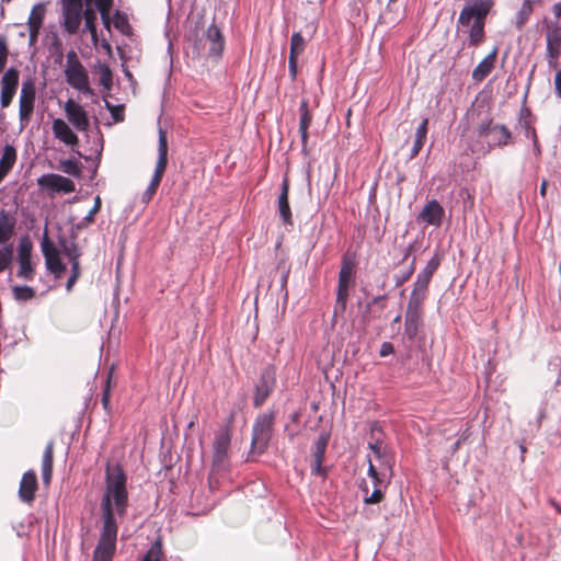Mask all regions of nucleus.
Instances as JSON below:
<instances>
[{"mask_svg": "<svg viewBox=\"0 0 561 561\" xmlns=\"http://www.w3.org/2000/svg\"><path fill=\"white\" fill-rule=\"evenodd\" d=\"M478 137L486 142L489 149H493L506 146L512 138V133L506 126L485 119L478 127Z\"/></svg>", "mask_w": 561, "mask_h": 561, "instance_id": "6", "label": "nucleus"}, {"mask_svg": "<svg viewBox=\"0 0 561 561\" xmlns=\"http://www.w3.org/2000/svg\"><path fill=\"white\" fill-rule=\"evenodd\" d=\"M105 106L111 112L115 122L124 119L123 107L121 105L114 106L110 102L105 101Z\"/></svg>", "mask_w": 561, "mask_h": 561, "instance_id": "52", "label": "nucleus"}, {"mask_svg": "<svg viewBox=\"0 0 561 561\" xmlns=\"http://www.w3.org/2000/svg\"><path fill=\"white\" fill-rule=\"evenodd\" d=\"M414 273V261H412L410 267L402 272L401 274L396 275V285L400 286L405 283Z\"/></svg>", "mask_w": 561, "mask_h": 561, "instance_id": "53", "label": "nucleus"}, {"mask_svg": "<svg viewBox=\"0 0 561 561\" xmlns=\"http://www.w3.org/2000/svg\"><path fill=\"white\" fill-rule=\"evenodd\" d=\"M32 243L27 238H23L18 248L19 271L18 276L23 279H32L34 270L31 261Z\"/></svg>", "mask_w": 561, "mask_h": 561, "instance_id": "16", "label": "nucleus"}, {"mask_svg": "<svg viewBox=\"0 0 561 561\" xmlns=\"http://www.w3.org/2000/svg\"><path fill=\"white\" fill-rule=\"evenodd\" d=\"M46 15V4L44 2L36 3L30 13L27 19V26L42 27Z\"/></svg>", "mask_w": 561, "mask_h": 561, "instance_id": "31", "label": "nucleus"}, {"mask_svg": "<svg viewBox=\"0 0 561 561\" xmlns=\"http://www.w3.org/2000/svg\"><path fill=\"white\" fill-rule=\"evenodd\" d=\"M276 385V371L272 366L265 367L254 387L253 405L260 408L273 392Z\"/></svg>", "mask_w": 561, "mask_h": 561, "instance_id": "8", "label": "nucleus"}, {"mask_svg": "<svg viewBox=\"0 0 561 561\" xmlns=\"http://www.w3.org/2000/svg\"><path fill=\"white\" fill-rule=\"evenodd\" d=\"M102 404L104 407L105 410H107L108 408V404H110V388L108 386L105 388L103 394H102Z\"/></svg>", "mask_w": 561, "mask_h": 561, "instance_id": "61", "label": "nucleus"}, {"mask_svg": "<svg viewBox=\"0 0 561 561\" xmlns=\"http://www.w3.org/2000/svg\"><path fill=\"white\" fill-rule=\"evenodd\" d=\"M141 561H164L162 543L159 539L151 545Z\"/></svg>", "mask_w": 561, "mask_h": 561, "instance_id": "36", "label": "nucleus"}, {"mask_svg": "<svg viewBox=\"0 0 561 561\" xmlns=\"http://www.w3.org/2000/svg\"><path fill=\"white\" fill-rule=\"evenodd\" d=\"M54 137L67 146L76 147L79 138L70 126L62 118H55L51 123Z\"/></svg>", "mask_w": 561, "mask_h": 561, "instance_id": "19", "label": "nucleus"}, {"mask_svg": "<svg viewBox=\"0 0 561 561\" xmlns=\"http://www.w3.org/2000/svg\"><path fill=\"white\" fill-rule=\"evenodd\" d=\"M60 170L69 175L79 176L81 174V165L75 159H66L60 161Z\"/></svg>", "mask_w": 561, "mask_h": 561, "instance_id": "38", "label": "nucleus"}, {"mask_svg": "<svg viewBox=\"0 0 561 561\" xmlns=\"http://www.w3.org/2000/svg\"><path fill=\"white\" fill-rule=\"evenodd\" d=\"M553 14L557 19L561 16V1L557 2L552 7Z\"/></svg>", "mask_w": 561, "mask_h": 561, "instance_id": "63", "label": "nucleus"}, {"mask_svg": "<svg viewBox=\"0 0 561 561\" xmlns=\"http://www.w3.org/2000/svg\"><path fill=\"white\" fill-rule=\"evenodd\" d=\"M20 80V72L16 68L10 67L1 78L0 105L7 108L13 101Z\"/></svg>", "mask_w": 561, "mask_h": 561, "instance_id": "11", "label": "nucleus"}, {"mask_svg": "<svg viewBox=\"0 0 561 561\" xmlns=\"http://www.w3.org/2000/svg\"><path fill=\"white\" fill-rule=\"evenodd\" d=\"M13 294L18 300H28L34 296V289L28 286H16L13 288Z\"/></svg>", "mask_w": 561, "mask_h": 561, "instance_id": "48", "label": "nucleus"}, {"mask_svg": "<svg viewBox=\"0 0 561 561\" xmlns=\"http://www.w3.org/2000/svg\"><path fill=\"white\" fill-rule=\"evenodd\" d=\"M13 257V245L7 244L0 249V272H3L10 265Z\"/></svg>", "mask_w": 561, "mask_h": 561, "instance_id": "43", "label": "nucleus"}, {"mask_svg": "<svg viewBox=\"0 0 561 561\" xmlns=\"http://www.w3.org/2000/svg\"><path fill=\"white\" fill-rule=\"evenodd\" d=\"M425 299L426 297L424 296L411 293L405 311L422 313L423 304Z\"/></svg>", "mask_w": 561, "mask_h": 561, "instance_id": "42", "label": "nucleus"}, {"mask_svg": "<svg viewBox=\"0 0 561 561\" xmlns=\"http://www.w3.org/2000/svg\"><path fill=\"white\" fill-rule=\"evenodd\" d=\"M430 282H431V279H427L417 274L416 279L414 282L413 289L411 293L427 297Z\"/></svg>", "mask_w": 561, "mask_h": 561, "instance_id": "45", "label": "nucleus"}, {"mask_svg": "<svg viewBox=\"0 0 561 561\" xmlns=\"http://www.w3.org/2000/svg\"><path fill=\"white\" fill-rule=\"evenodd\" d=\"M288 68L291 78L295 79L297 76V57L289 56Z\"/></svg>", "mask_w": 561, "mask_h": 561, "instance_id": "58", "label": "nucleus"}, {"mask_svg": "<svg viewBox=\"0 0 561 561\" xmlns=\"http://www.w3.org/2000/svg\"><path fill=\"white\" fill-rule=\"evenodd\" d=\"M305 49V38L300 33H294L290 38L289 56L298 57Z\"/></svg>", "mask_w": 561, "mask_h": 561, "instance_id": "40", "label": "nucleus"}, {"mask_svg": "<svg viewBox=\"0 0 561 561\" xmlns=\"http://www.w3.org/2000/svg\"><path fill=\"white\" fill-rule=\"evenodd\" d=\"M54 443L49 442L43 454L42 477L44 483H49L53 473Z\"/></svg>", "mask_w": 561, "mask_h": 561, "instance_id": "29", "label": "nucleus"}, {"mask_svg": "<svg viewBox=\"0 0 561 561\" xmlns=\"http://www.w3.org/2000/svg\"><path fill=\"white\" fill-rule=\"evenodd\" d=\"M36 100V87L33 79L28 78L22 82L19 98V118L21 127H25L34 113Z\"/></svg>", "mask_w": 561, "mask_h": 561, "instance_id": "7", "label": "nucleus"}, {"mask_svg": "<svg viewBox=\"0 0 561 561\" xmlns=\"http://www.w3.org/2000/svg\"><path fill=\"white\" fill-rule=\"evenodd\" d=\"M328 443H329L328 434L323 433L317 438V440L314 442L313 451H312L313 459H316V460L324 459Z\"/></svg>", "mask_w": 561, "mask_h": 561, "instance_id": "35", "label": "nucleus"}, {"mask_svg": "<svg viewBox=\"0 0 561 561\" xmlns=\"http://www.w3.org/2000/svg\"><path fill=\"white\" fill-rule=\"evenodd\" d=\"M98 72L100 75V84L105 90L110 91L113 84V73L111 68L105 64H101L98 67Z\"/></svg>", "mask_w": 561, "mask_h": 561, "instance_id": "37", "label": "nucleus"}, {"mask_svg": "<svg viewBox=\"0 0 561 561\" xmlns=\"http://www.w3.org/2000/svg\"><path fill=\"white\" fill-rule=\"evenodd\" d=\"M37 490V478L33 470L26 471L19 486V499L26 504H31L34 501L35 492Z\"/></svg>", "mask_w": 561, "mask_h": 561, "instance_id": "21", "label": "nucleus"}, {"mask_svg": "<svg viewBox=\"0 0 561 561\" xmlns=\"http://www.w3.org/2000/svg\"><path fill=\"white\" fill-rule=\"evenodd\" d=\"M41 247L45 257L46 268L53 273L56 278H60L66 271V265L60 260L58 249L48 240L46 234L44 236Z\"/></svg>", "mask_w": 561, "mask_h": 561, "instance_id": "13", "label": "nucleus"}, {"mask_svg": "<svg viewBox=\"0 0 561 561\" xmlns=\"http://www.w3.org/2000/svg\"><path fill=\"white\" fill-rule=\"evenodd\" d=\"M101 205H102V202H101V198L100 196L98 195L95 198H94V205L93 207L90 209V211L88 213L87 216H84V218L82 219V224H85V225H89L91 222H93L94 220V216L100 211L101 209Z\"/></svg>", "mask_w": 561, "mask_h": 561, "instance_id": "51", "label": "nucleus"}, {"mask_svg": "<svg viewBox=\"0 0 561 561\" xmlns=\"http://www.w3.org/2000/svg\"><path fill=\"white\" fill-rule=\"evenodd\" d=\"M89 2H93L96 9L101 14V19L105 28L110 30L111 27V18L110 11L112 8L113 0H88Z\"/></svg>", "mask_w": 561, "mask_h": 561, "instance_id": "34", "label": "nucleus"}, {"mask_svg": "<svg viewBox=\"0 0 561 561\" xmlns=\"http://www.w3.org/2000/svg\"><path fill=\"white\" fill-rule=\"evenodd\" d=\"M28 27V45L34 46L37 42L39 31L42 27L35 26H27Z\"/></svg>", "mask_w": 561, "mask_h": 561, "instance_id": "56", "label": "nucleus"}, {"mask_svg": "<svg viewBox=\"0 0 561 561\" xmlns=\"http://www.w3.org/2000/svg\"><path fill=\"white\" fill-rule=\"evenodd\" d=\"M547 186H548V183L546 180H543L540 184V190H539V193L542 197L546 196V192H547Z\"/></svg>", "mask_w": 561, "mask_h": 561, "instance_id": "64", "label": "nucleus"}, {"mask_svg": "<svg viewBox=\"0 0 561 561\" xmlns=\"http://www.w3.org/2000/svg\"><path fill=\"white\" fill-rule=\"evenodd\" d=\"M440 264V260L438 256H433L425 265V267L419 273L420 276H423L427 279H432L434 273L438 268Z\"/></svg>", "mask_w": 561, "mask_h": 561, "instance_id": "46", "label": "nucleus"}, {"mask_svg": "<svg viewBox=\"0 0 561 561\" xmlns=\"http://www.w3.org/2000/svg\"><path fill=\"white\" fill-rule=\"evenodd\" d=\"M117 531L102 528L92 561H113L116 550Z\"/></svg>", "mask_w": 561, "mask_h": 561, "instance_id": "10", "label": "nucleus"}, {"mask_svg": "<svg viewBox=\"0 0 561 561\" xmlns=\"http://www.w3.org/2000/svg\"><path fill=\"white\" fill-rule=\"evenodd\" d=\"M65 114L71 125L78 130L87 133L90 121L87 111L75 100L69 99L64 106Z\"/></svg>", "mask_w": 561, "mask_h": 561, "instance_id": "15", "label": "nucleus"}, {"mask_svg": "<svg viewBox=\"0 0 561 561\" xmlns=\"http://www.w3.org/2000/svg\"><path fill=\"white\" fill-rule=\"evenodd\" d=\"M299 114H300L299 133L301 136L302 147L305 148L307 145V141H308V128L312 122V115L310 114L309 108H308V101H306V100L301 101V103L299 105Z\"/></svg>", "mask_w": 561, "mask_h": 561, "instance_id": "26", "label": "nucleus"}, {"mask_svg": "<svg viewBox=\"0 0 561 561\" xmlns=\"http://www.w3.org/2000/svg\"><path fill=\"white\" fill-rule=\"evenodd\" d=\"M444 217L445 210L443 206L436 199H431L423 206L416 219L419 222H424L428 226L438 228L440 227Z\"/></svg>", "mask_w": 561, "mask_h": 561, "instance_id": "17", "label": "nucleus"}, {"mask_svg": "<svg viewBox=\"0 0 561 561\" xmlns=\"http://www.w3.org/2000/svg\"><path fill=\"white\" fill-rule=\"evenodd\" d=\"M16 219L7 209H0V243L5 244L14 234Z\"/></svg>", "mask_w": 561, "mask_h": 561, "instance_id": "23", "label": "nucleus"}, {"mask_svg": "<svg viewBox=\"0 0 561 561\" xmlns=\"http://www.w3.org/2000/svg\"><path fill=\"white\" fill-rule=\"evenodd\" d=\"M62 253L68 257L70 261V264L72 265L73 262H80V255L81 252L79 251L77 244L75 242H62Z\"/></svg>", "mask_w": 561, "mask_h": 561, "instance_id": "41", "label": "nucleus"}, {"mask_svg": "<svg viewBox=\"0 0 561 561\" xmlns=\"http://www.w3.org/2000/svg\"><path fill=\"white\" fill-rule=\"evenodd\" d=\"M394 352L393 345L390 342H383L379 350V355L386 357Z\"/></svg>", "mask_w": 561, "mask_h": 561, "instance_id": "57", "label": "nucleus"}, {"mask_svg": "<svg viewBox=\"0 0 561 561\" xmlns=\"http://www.w3.org/2000/svg\"><path fill=\"white\" fill-rule=\"evenodd\" d=\"M427 126H428V118L425 117L422 119V122L420 123V125L417 126V128L415 130L414 141H413V146L411 148V153H410V159L415 158L420 153L421 149L423 148L425 140H426Z\"/></svg>", "mask_w": 561, "mask_h": 561, "instance_id": "27", "label": "nucleus"}, {"mask_svg": "<svg viewBox=\"0 0 561 561\" xmlns=\"http://www.w3.org/2000/svg\"><path fill=\"white\" fill-rule=\"evenodd\" d=\"M127 507V476L121 466L107 465L105 490L100 502L102 528L118 530L119 519L125 516Z\"/></svg>", "mask_w": 561, "mask_h": 561, "instance_id": "1", "label": "nucleus"}, {"mask_svg": "<svg viewBox=\"0 0 561 561\" xmlns=\"http://www.w3.org/2000/svg\"><path fill=\"white\" fill-rule=\"evenodd\" d=\"M274 421V411L257 415L252 428V451L263 454L266 450L273 435Z\"/></svg>", "mask_w": 561, "mask_h": 561, "instance_id": "4", "label": "nucleus"}, {"mask_svg": "<svg viewBox=\"0 0 561 561\" xmlns=\"http://www.w3.org/2000/svg\"><path fill=\"white\" fill-rule=\"evenodd\" d=\"M96 13L93 9L87 8L84 10V30L91 34V38L94 45L98 43V33H96Z\"/></svg>", "mask_w": 561, "mask_h": 561, "instance_id": "32", "label": "nucleus"}, {"mask_svg": "<svg viewBox=\"0 0 561 561\" xmlns=\"http://www.w3.org/2000/svg\"><path fill=\"white\" fill-rule=\"evenodd\" d=\"M65 77L67 83L73 89L83 94H92L88 72L73 50L66 55Z\"/></svg>", "mask_w": 561, "mask_h": 561, "instance_id": "3", "label": "nucleus"}, {"mask_svg": "<svg viewBox=\"0 0 561 561\" xmlns=\"http://www.w3.org/2000/svg\"><path fill=\"white\" fill-rule=\"evenodd\" d=\"M206 39L209 43L208 56L219 59L224 53L225 38L216 24H210L206 30Z\"/></svg>", "mask_w": 561, "mask_h": 561, "instance_id": "20", "label": "nucleus"}, {"mask_svg": "<svg viewBox=\"0 0 561 561\" xmlns=\"http://www.w3.org/2000/svg\"><path fill=\"white\" fill-rule=\"evenodd\" d=\"M497 56V47H494L492 51L479 62V65L472 71V79L476 82L483 81L494 68L495 59Z\"/></svg>", "mask_w": 561, "mask_h": 561, "instance_id": "25", "label": "nucleus"}, {"mask_svg": "<svg viewBox=\"0 0 561 561\" xmlns=\"http://www.w3.org/2000/svg\"><path fill=\"white\" fill-rule=\"evenodd\" d=\"M380 433H381V430L378 426V424L377 423L373 424L370 427V434H371L373 440L368 443V447L373 451L374 456L377 459L385 458V449L382 447V443H381L379 436H377V434H380Z\"/></svg>", "mask_w": 561, "mask_h": 561, "instance_id": "30", "label": "nucleus"}, {"mask_svg": "<svg viewBox=\"0 0 561 561\" xmlns=\"http://www.w3.org/2000/svg\"><path fill=\"white\" fill-rule=\"evenodd\" d=\"M8 59V48L4 37H0V71L4 68Z\"/></svg>", "mask_w": 561, "mask_h": 561, "instance_id": "54", "label": "nucleus"}, {"mask_svg": "<svg viewBox=\"0 0 561 561\" xmlns=\"http://www.w3.org/2000/svg\"><path fill=\"white\" fill-rule=\"evenodd\" d=\"M322 462H323V460L313 459V462L311 465V473L313 476L325 477L327 469L322 466Z\"/></svg>", "mask_w": 561, "mask_h": 561, "instance_id": "55", "label": "nucleus"}, {"mask_svg": "<svg viewBox=\"0 0 561 561\" xmlns=\"http://www.w3.org/2000/svg\"><path fill=\"white\" fill-rule=\"evenodd\" d=\"M353 278V263L346 259L343 260L340 273L339 280L340 283H348L351 284Z\"/></svg>", "mask_w": 561, "mask_h": 561, "instance_id": "44", "label": "nucleus"}, {"mask_svg": "<svg viewBox=\"0 0 561 561\" xmlns=\"http://www.w3.org/2000/svg\"><path fill=\"white\" fill-rule=\"evenodd\" d=\"M168 164V140L165 131L160 128L159 129V140H158V160L156 163L154 172L152 179L142 193L141 201L147 204L151 201L153 195L156 194L158 186L162 180V176L165 172Z\"/></svg>", "mask_w": 561, "mask_h": 561, "instance_id": "5", "label": "nucleus"}, {"mask_svg": "<svg viewBox=\"0 0 561 561\" xmlns=\"http://www.w3.org/2000/svg\"><path fill=\"white\" fill-rule=\"evenodd\" d=\"M365 491V493H368V490H367V486H365L363 489ZM383 499V492L381 490V488H374V491L371 492V494H366L365 497H364V503L365 504H376V503H379L381 502Z\"/></svg>", "mask_w": 561, "mask_h": 561, "instance_id": "49", "label": "nucleus"}, {"mask_svg": "<svg viewBox=\"0 0 561 561\" xmlns=\"http://www.w3.org/2000/svg\"><path fill=\"white\" fill-rule=\"evenodd\" d=\"M18 159L14 146L7 144L2 149L0 158V184L13 169Z\"/></svg>", "mask_w": 561, "mask_h": 561, "instance_id": "24", "label": "nucleus"}, {"mask_svg": "<svg viewBox=\"0 0 561 561\" xmlns=\"http://www.w3.org/2000/svg\"><path fill=\"white\" fill-rule=\"evenodd\" d=\"M64 26L69 34L78 32L82 15L84 16L82 0H61Z\"/></svg>", "mask_w": 561, "mask_h": 561, "instance_id": "9", "label": "nucleus"}, {"mask_svg": "<svg viewBox=\"0 0 561 561\" xmlns=\"http://www.w3.org/2000/svg\"><path fill=\"white\" fill-rule=\"evenodd\" d=\"M37 184L41 187L50 191L51 193L68 194L76 190V185L72 180L55 173L42 175L37 179Z\"/></svg>", "mask_w": 561, "mask_h": 561, "instance_id": "14", "label": "nucleus"}, {"mask_svg": "<svg viewBox=\"0 0 561 561\" xmlns=\"http://www.w3.org/2000/svg\"><path fill=\"white\" fill-rule=\"evenodd\" d=\"M367 474H368L371 479H373V478H377V474H379V473H378V471H377V469H376V467L373 465V462H371V459H370V458H368V469H367Z\"/></svg>", "mask_w": 561, "mask_h": 561, "instance_id": "62", "label": "nucleus"}, {"mask_svg": "<svg viewBox=\"0 0 561 561\" xmlns=\"http://www.w3.org/2000/svg\"><path fill=\"white\" fill-rule=\"evenodd\" d=\"M113 24L115 28H117L122 34H129L131 30L127 18L121 14L118 11H116L114 15Z\"/></svg>", "mask_w": 561, "mask_h": 561, "instance_id": "47", "label": "nucleus"}, {"mask_svg": "<svg viewBox=\"0 0 561 561\" xmlns=\"http://www.w3.org/2000/svg\"><path fill=\"white\" fill-rule=\"evenodd\" d=\"M554 89L559 98H561V69L557 71L554 77Z\"/></svg>", "mask_w": 561, "mask_h": 561, "instance_id": "59", "label": "nucleus"}, {"mask_svg": "<svg viewBox=\"0 0 561 561\" xmlns=\"http://www.w3.org/2000/svg\"><path fill=\"white\" fill-rule=\"evenodd\" d=\"M422 324V313L405 311L404 316V333L410 340H413L419 328Z\"/></svg>", "mask_w": 561, "mask_h": 561, "instance_id": "28", "label": "nucleus"}, {"mask_svg": "<svg viewBox=\"0 0 561 561\" xmlns=\"http://www.w3.org/2000/svg\"><path fill=\"white\" fill-rule=\"evenodd\" d=\"M492 4L491 0H472L460 11L458 22L462 26H469L470 46H479L484 41L485 19Z\"/></svg>", "mask_w": 561, "mask_h": 561, "instance_id": "2", "label": "nucleus"}, {"mask_svg": "<svg viewBox=\"0 0 561 561\" xmlns=\"http://www.w3.org/2000/svg\"><path fill=\"white\" fill-rule=\"evenodd\" d=\"M80 277V262H73L71 265V274L66 283V289L67 291H71L72 287L75 286L76 282Z\"/></svg>", "mask_w": 561, "mask_h": 561, "instance_id": "50", "label": "nucleus"}, {"mask_svg": "<svg viewBox=\"0 0 561 561\" xmlns=\"http://www.w3.org/2000/svg\"><path fill=\"white\" fill-rule=\"evenodd\" d=\"M348 283H340L337 285V291H336V305L335 309L340 308V310H344L346 307V301L348 298Z\"/></svg>", "mask_w": 561, "mask_h": 561, "instance_id": "39", "label": "nucleus"}, {"mask_svg": "<svg viewBox=\"0 0 561 561\" xmlns=\"http://www.w3.org/2000/svg\"><path fill=\"white\" fill-rule=\"evenodd\" d=\"M547 56L550 64L561 54V28L558 24H548L546 27Z\"/></svg>", "mask_w": 561, "mask_h": 561, "instance_id": "18", "label": "nucleus"}, {"mask_svg": "<svg viewBox=\"0 0 561 561\" xmlns=\"http://www.w3.org/2000/svg\"><path fill=\"white\" fill-rule=\"evenodd\" d=\"M230 447V434L227 428H222L216 433L214 440L213 466L218 470H222L227 466L228 451Z\"/></svg>", "mask_w": 561, "mask_h": 561, "instance_id": "12", "label": "nucleus"}, {"mask_svg": "<svg viewBox=\"0 0 561 561\" xmlns=\"http://www.w3.org/2000/svg\"><path fill=\"white\" fill-rule=\"evenodd\" d=\"M525 136H526V138L531 139L533 142H536V139H537L536 130L534 127H531L528 124H526V127H525Z\"/></svg>", "mask_w": 561, "mask_h": 561, "instance_id": "60", "label": "nucleus"}, {"mask_svg": "<svg viewBox=\"0 0 561 561\" xmlns=\"http://www.w3.org/2000/svg\"><path fill=\"white\" fill-rule=\"evenodd\" d=\"M289 182L285 178L282 182L280 194L277 199L278 213L285 225H293L291 210L288 202Z\"/></svg>", "mask_w": 561, "mask_h": 561, "instance_id": "22", "label": "nucleus"}, {"mask_svg": "<svg viewBox=\"0 0 561 561\" xmlns=\"http://www.w3.org/2000/svg\"><path fill=\"white\" fill-rule=\"evenodd\" d=\"M533 13V1L531 0H525L516 13L515 16V26L517 30H522L526 22L529 20L530 15Z\"/></svg>", "mask_w": 561, "mask_h": 561, "instance_id": "33", "label": "nucleus"}]
</instances>
